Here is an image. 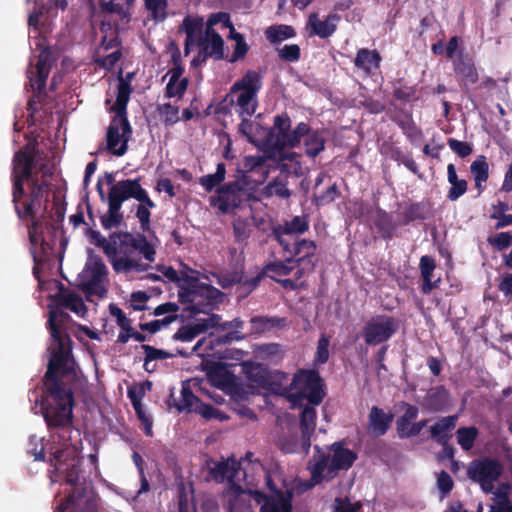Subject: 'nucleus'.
I'll return each instance as SVG.
<instances>
[{
  "mask_svg": "<svg viewBox=\"0 0 512 512\" xmlns=\"http://www.w3.org/2000/svg\"><path fill=\"white\" fill-rule=\"evenodd\" d=\"M279 57L288 62H295L300 57V48L296 44L284 45L278 51Z\"/></svg>",
  "mask_w": 512,
  "mask_h": 512,
  "instance_id": "51",
  "label": "nucleus"
},
{
  "mask_svg": "<svg viewBox=\"0 0 512 512\" xmlns=\"http://www.w3.org/2000/svg\"><path fill=\"white\" fill-rule=\"evenodd\" d=\"M355 65L366 74H372L378 69L380 56L376 51L361 49L355 58Z\"/></svg>",
  "mask_w": 512,
  "mask_h": 512,
  "instance_id": "33",
  "label": "nucleus"
},
{
  "mask_svg": "<svg viewBox=\"0 0 512 512\" xmlns=\"http://www.w3.org/2000/svg\"><path fill=\"white\" fill-rule=\"evenodd\" d=\"M435 268L434 260L429 256H422L420 259V269L423 277V292L428 293L433 288L432 272Z\"/></svg>",
  "mask_w": 512,
  "mask_h": 512,
  "instance_id": "40",
  "label": "nucleus"
},
{
  "mask_svg": "<svg viewBox=\"0 0 512 512\" xmlns=\"http://www.w3.org/2000/svg\"><path fill=\"white\" fill-rule=\"evenodd\" d=\"M295 35L294 29L288 25L270 26L265 31V36L271 43L282 42Z\"/></svg>",
  "mask_w": 512,
  "mask_h": 512,
  "instance_id": "38",
  "label": "nucleus"
},
{
  "mask_svg": "<svg viewBox=\"0 0 512 512\" xmlns=\"http://www.w3.org/2000/svg\"><path fill=\"white\" fill-rule=\"evenodd\" d=\"M478 435V430L475 427L459 428L456 432L457 442L463 450H470Z\"/></svg>",
  "mask_w": 512,
  "mask_h": 512,
  "instance_id": "41",
  "label": "nucleus"
},
{
  "mask_svg": "<svg viewBox=\"0 0 512 512\" xmlns=\"http://www.w3.org/2000/svg\"><path fill=\"white\" fill-rule=\"evenodd\" d=\"M213 279L208 276H199L191 271L182 279L180 297L191 304L193 312L206 313L215 304L221 301L223 294L212 286Z\"/></svg>",
  "mask_w": 512,
  "mask_h": 512,
  "instance_id": "7",
  "label": "nucleus"
},
{
  "mask_svg": "<svg viewBox=\"0 0 512 512\" xmlns=\"http://www.w3.org/2000/svg\"><path fill=\"white\" fill-rule=\"evenodd\" d=\"M308 221L305 217L296 216L292 220L273 228L272 235L285 250H290L291 240L298 234L308 229Z\"/></svg>",
  "mask_w": 512,
  "mask_h": 512,
  "instance_id": "21",
  "label": "nucleus"
},
{
  "mask_svg": "<svg viewBox=\"0 0 512 512\" xmlns=\"http://www.w3.org/2000/svg\"><path fill=\"white\" fill-rule=\"evenodd\" d=\"M29 447V453L34 456L35 460H40L43 458V437H37L35 435L31 436L29 440Z\"/></svg>",
  "mask_w": 512,
  "mask_h": 512,
  "instance_id": "54",
  "label": "nucleus"
},
{
  "mask_svg": "<svg viewBox=\"0 0 512 512\" xmlns=\"http://www.w3.org/2000/svg\"><path fill=\"white\" fill-rule=\"evenodd\" d=\"M113 270L126 276L146 272L155 261L156 244L142 235L125 234L99 241Z\"/></svg>",
  "mask_w": 512,
  "mask_h": 512,
  "instance_id": "4",
  "label": "nucleus"
},
{
  "mask_svg": "<svg viewBox=\"0 0 512 512\" xmlns=\"http://www.w3.org/2000/svg\"><path fill=\"white\" fill-rule=\"evenodd\" d=\"M79 285L87 294V298L96 296L104 298L107 294L108 269L103 260L89 249L85 266L78 276Z\"/></svg>",
  "mask_w": 512,
  "mask_h": 512,
  "instance_id": "10",
  "label": "nucleus"
},
{
  "mask_svg": "<svg viewBox=\"0 0 512 512\" xmlns=\"http://www.w3.org/2000/svg\"><path fill=\"white\" fill-rule=\"evenodd\" d=\"M148 299L149 297L145 292H135L131 295V306L134 310H143Z\"/></svg>",
  "mask_w": 512,
  "mask_h": 512,
  "instance_id": "63",
  "label": "nucleus"
},
{
  "mask_svg": "<svg viewBox=\"0 0 512 512\" xmlns=\"http://www.w3.org/2000/svg\"><path fill=\"white\" fill-rule=\"evenodd\" d=\"M121 206L114 203L108 202V211L102 217V224L104 227L110 229L117 227L122 221V215L120 213Z\"/></svg>",
  "mask_w": 512,
  "mask_h": 512,
  "instance_id": "44",
  "label": "nucleus"
},
{
  "mask_svg": "<svg viewBox=\"0 0 512 512\" xmlns=\"http://www.w3.org/2000/svg\"><path fill=\"white\" fill-rule=\"evenodd\" d=\"M135 0H110L101 3V11L104 17L109 14H116L121 20L127 23L130 20V12Z\"/></svg>",
  "mask_w": 512,
  "mask_h": 512,
  "instance_id": "30",
  "label": "nucleus"
},
{
  "mask_svg": "<svg viewBox=\"0 0 512 512\" xmlns=\"http://www.w3.org/2000/svg\"><path fill=\"white\" fill-rule=\"evenodd\" d=\"M448 145L450 149L460 157H466L472 152V147L468 143L456 139H449Z\"/></svg>",
  "mask_w": 512,
  "mask_h": 512,
  "instance_id": "55",
  "label": "nucleus"
},
{
  "mask_svg": "<svg viewBox=\"0 0 512 512\" xmlns=\"http://www.w3.org/2000/svg\"><path fill=\"white\" fill-rule=\"evenodd\" d=\"M190 383L191 382L182 386L181 396L177 403L179 411L196 412V407L201 403V401L191 391Z\"/></svg>",
  "mask_w": 512,
  "mask_h": 512,
  "instance_id": "37",
  "label": "nucleus"
},
{
  "mask_svg": "<svg viewBox=\"0 0 512 512\" xmlns=\"http://www.w3.org/2000/svg\"><path fill=\"white\" fill-rule=\"evenodd\" d=\"M241 202V186L238 182L229 183L218 189L217 195L211 198V203L221 212L227 213L236 208Z\"/></svg>",
  "mask_w": 512,
  "mask_h": 512,
  "instance_id": "23",
  "label": "nucleus"
},
{
  "mask_svg": "<svg viewBox=\"0 0 512 512\" xmlns=\"http://www.w3.org/2000/svg\"><path fill=\"white\" fill-rule=\"evenodd\" d=\"M437 485L444 494H447L453 487V481L447 472L442 471L438 476Z\"/></svg>",
  "mask_w": 512,
  "mask_h": 512,
  "instance_id": "64",
  "label": "nucleus"
},
{
  "mask_svg": "<svg viewBox=\"0 0 512 512\" xmlns=\"http://www.w3.org/2000/svg\"><path fill=\"white\" fill-rule=\"evenodd\" d=\"M471 173L475 180V185L478 190H482V183L486 182L488 178V163L484 156H480L471 164Z\"/></svg>",
  "mask_w": 512,
  "mask_h": 512,
  "instance_id": "39",
  "label": "nucleus"
},
{
  "mask_svg": "<svg viewBox=\"0 0 512 512\" xmlns=\"http://www.w3.org/2000/svg\"><path fill=\"white\" fill-rule=\"evenodd\" d=\"M309 128L305 123H299L294 130H290V120L287 116H276L269 142L276 149L294 147L300 143L301 138L307 135Z\"/></svg>",
  "mask_w": 512,
  "mask_h": 512,
  "instance_id": "12",
  "label": "nucleus"
},
{
  "mask_svg": "<svg viewBox=\"0 0 512 512\" xmlns=\"http://www.w3.org/2000/svg\"><path fill=\"white\" fill-rule=\"evenodd\" d=\"M143 350L145 353V362L144 368L148 372H152L153 368H149V365L155 360H163L170 357V354L164 350L156 349L149 345H143Z\"/></svg>",
  "mask_w": 512,
  "mask_h": 512,
  "instance_id": "46",
  "label": "nucleus"
},
{
  "mask_svg": "<svg viewBox=\"0 0 512 512\" xmlns=\"http://www.w3.org/2000/svg\"><path fill=\"white\" fill-rule=\"evenodd\" d=\"M216 24H222L223 28H229V31L231 32V27L233 25L229 21V17L226 13H217L211 15V17L208 19L207 27L213 28Z\"/></svg>",
  "mask_w": 512,
  "mask_h": 512,
  "instance_id": "60",
  "label": "nucleus"
},
{
  "mask_svg": "<svg viewBox=\"0 0 512 512\" xmlns=\"http://www.w3.org/2000/svg\"><path fill=\"white\" fill-rule=\"evenodd\" d=\"M110 313L112 316L116 318L117 324L124 330V331H130L131 330V323L130 320L125 316L123 311L118 308L117 306L111 305L110 306Z\"/></svg>",
  "mask_w": 512,
  "mask_h": 512,
  "instance_id": "58",
  "label": "nucleus"
},
{
  "mask_svg": "<svg viewBox=\"0 0 512 512\" xmlns=\"http://www.w3.org/2000/svg\"><path fill=\"white\" fill-rule=\"evenodd\" d=\"M328 346H329V339L326 336L322 335L318 341V346H317V351H316V356H315L316 363L324 364L327 362V360L329 358Z\"/></svg>",
  "mask_w": 512,
  "mask_h": 512,
  "instance_id": "52",
  "label": "nucleus"
},
{
  "mask_svg": "<svg viewBox=\"0 0 512 512\" xmlns=\"http://www.w3.org/2000/svg\"><path fill=\"white\" fill-rule=\"evenodd\" d=\"M456 416H448L440 419L431 427V436L439 442L447 439L449 433L456 426Z\"/></svg>",
  "mask_w": 512,
  "mask_h": 512,
  "instance_id": "36",
  "label": "nucleus"
},
{
  "mask_svg": "<svg viewBox=\"0 0 512 512\" xmlns=\"http://www.w3.org/2000/svg\"><path fill=\"white\" fill-rule=\"evenodd\" d=\"M48 20V12H44L40 10L38 12H33L28 19L29 26L38 29L39 26H44Z\"/></svg>",
  "mask_w": 512,
  "mask_h": 512,
  "instance_id": "62",
  "label": "nucleus"
},
{
  "mask_svg": "<svg viewBox=\"0 0 512 512\" xmlns=\"http://www.w3.org/2000/svg\"><path fill=\"white\" fill-rule=\"evenodd\" d=\"M218 317L213 315L208 319H204L202 321H198L193 325L183 326L178 330V332L174 335L175 340H180L183 342H190L194 338H196L199 334L207 331L209 328L214 327L217 324Z\"/></svg>",
  "mask_w": 512,
  "mask_h": 512,
  "instance_id": "27",
  "label": "nucleus"
},
{
  "mask_svg": "<svg viewBox=\"0 0 512 512\" xmlns=\"http://www.w3.org/2000/svg\"><path fill=\"white\" fill-rule=\"evenodd\" d=\"M32 147L16 153L13 166V203L18 216L30 219L32 224L28 233L33 246L41 243L40 226L35 214L42 205V199L48 191V173L43 171L41 180L32 174Z\"/></svg>",
  "mask_w": 512,
  "mask_h": 512,
  "instance_id": "3",
  "label": "nucleus"
},
{
  "mask_svg": "<svg viewBox=\"0 0 512 512\" xmlns=\"http://www.w3.org/2000/svg\"><path fill=\"white\" fill-rule=\"evenodd\" d=\"M403 413L397 419V431L400 437L409 438L418 435L427 425L426 420L415 422L418 409L407 403L402 404Z\"/></svg>",
  "mask_w": 512,
  "mask_h": 512,
  "instance_id": "22",
  "label": "nucleus"
},
{
  "mask_svg": "<svg viewBox=\"0 0 512 512\" xmlns=\"http://www.w3.org/2000/svg\"><path fill=\"white\" fill-rule=\"evenodd\" d=\"M103 33L101 46L95 55V63L106 70H111L121 58V52L117 46L115 29L104 21L101 25Z\"/></svg>",
  "mask_w": 512,
  "mask_h": 512,
  "instance_id": "14",
  "label": "nucleus"
},
{
  "mask_svg": "<svg viewBox=\"0 0 512 512\" xmlns=\"http://www.w3.org/2000/svg\"><path fill=\"white\" fill-rule=\"evenodd\" d=\"M131 89L128 84L121 81L117 100L109 109L115 113L106 134V148L116 156H123L128 149V141L132 135L131 126L126 117V107L130 99Z\"/></svg>",
  "mask_w": 512,
  "mask_h": 512,
  "instance_id": "6",
  "label": "nucleus"
},
{
  "mask_svg": "<svg viewBox=\"0 0 512 512\" xmlns=\"http://www.w3.org/2000/svg\"><path fill=\"white\" fill-rule=\"evenodd\" d=\"M196 412L199 413L201 416H203L206 419L215 418V419H219L221 421L227 419V417L225 415H223L219 410L213 408L210 405L204 404L202 402L200 404H198V406L196 407Z\"/></svg>",
  "mask_w": 512,
  "mask_h": 512,
  "instance_id": "53",
  "label": "nucleus"
},
{
  "mask_svg": "<svg viewBox=\"0 0 512 512\" xmlns=\"http://www.w3.org/2000/svg\"><path fill=\"white\" fill-rule=\"evenodd\" d=\"M261 88V76L255 71H248L231 87V92H239L236 100L240 117H251L257 108V93Z\"/></svg>",
  "mask_w": 512,
  "mask_h": 512,
  "instance_id": "11",
  "label": "nucleus"
},
{
  "mask_svg": "<svg viewBox=\"0 0 512 512\" xmlns=\"http://www.w3.org/2000/svg\"><path fill=\"white\" fill-rule=\"evenodd\" d=\"M339 16L336 14L328 15L324 20H320L316 13L309 16L307 26L311 29L312 33L326 38L334 33L336 30Z\"/></svg>",
  "mask_w": 512,
  "mask_h": 512,
  "instance_id": "26",
  "label": "nucleus"
},
{
  "mask_svg": "<svg viewBox=\"0 0 512 512\" xmlns=\"http://www.w3.org/2000/svg\"><path fill=\"white\" fill-rule=\"evenodd\" d=\"M225 165L219 163L216 172L200 178V184L207 190L211 191L214 187L219 185L225 178Z\"/></svg>",
  "mask_w": 512,
  "mask_h": 512,
  "instance_id": "43",
  "label": "nucleus"
},
{
  "mask_svg": "<svg viewBox=\"0 0 512 512\" xmlns=\"http://www.w3.org/2000/svg\"><path fill=\"white\" fill-rule=\"evenodd\" d=\"M202 29V19L186 17L180 27L181 31L186 34L184 54L188 55L191 47L196 43L197 36Z\"/></svg>",
  "mask_w": 512,
  "mask_h": 512,
  "instance_id": "32",
  "label": "nucleus"
},
{
  "mask_svg": "<svg viewBox=\"0 0 512 512\" xmlns=\"http://www.w3.org/2000/svg\"><path fill=\"white\" fill-rule=\"evenodd\" d=\"M287 186L288 176L279 175L272 181L268 182V184L261 190L260 194L265 198H271L276 196L283 199H287L291 196V191Z\"/></svg>",
  "mask_w": 512,
  "mask_h": 512,
  "instance_id": "31",
  "label": "nucleus"
},
{
  "mask_svg": "<svg viewBox=\"0 0 512 512\" xmlns=\"http://www.w3.org/2000/svg\"><path fill=\"white\" fill-rule=\"evenodd\" d=\"M316 405L307 404L303 405L304 409L301 413L300 424L302 430V437L300 442H290L289 440H285L281 444V449L285 453H294L302 450L303 452H307L310 445L311 440L310 436L314 432L315 429V418H316Z\"/></svg>",
  "mask_w": 512,
  "mask_h": 512,
  "instance_id": "17",
  "label": "nucleus"
},
{
  "mask_svg": "<svg viewBox=\"0 0 512 512\" xmlns=\"http://www.w3.org/2000/svg\"><path fill=\"white\" fill-rule=\"evenodd\" d=\"M360 508V503H352L349 499L337 498L335 500L334 512H356Z\"/></svg>",
  "mask_w": 512,
  "mask_h": 512,
  "instance_id": "56",
  "label": "nucleus"
},
{
  "mask_svg": "<svg viewBox=\"0 0 512 512\" xmlns=\"http://www.w3.org/2000/svg\"><path fill=\"white\" fill-rule=\"evenodd\" d=\"M159 113L167 124L176 123L179 120V110L171 104H163L159 106Z\"/></svg>",
  "mask_w": 512,
  "mask_h": 512,
  "instance_id": "50",
  "label": "nucleus"
},
{
  "mask_svg": "<svg viewBox=\"0 0 512 512\" xmlns=\"http://www.w3.org/2000/svg\"><path fill=\"white\" fill-rule=\"evenodd\" d=\"M148 15L156 22L164 21L170 14L168 0H144Z\"/></svg>",
  "mask_w": 512,
  "mask_h": 512,
  "instance_id": "34",
  "label": "nucleus"
},
{
  "mask_svg": "<svg viewBox=\"0 0 512 512\" xmlns=\"http://www.w3.org/2000/svg\"><path fill=\"white\" fill-rule=\"evenodd\" d=\"M53 302L55 306H49L51 343L48 370L45 374V386L49 390V395L43 402L42 413L49 427H66L72 419V394L60 386L56 375L70 373L73 369V360L70 339L65 330L69 316L62 308L79 317L85 316L87 308L82 297L69 290H60Z\"/></svg>",
  "mask_w": 512,
  "mask_h": 512,
  "instance_id": "1",
  "label": "nucleus"
},
{
  "mask_svg": "<svg viewBox=\"0 0 512 512\" xmlns=\"http://www.w3.org/2000/svg\"><path fill=\"white\" fill-rule=\"evenodd\" d=\"M467 189V183L465 180H459L451 183V188L449 190L448 197L450 200L455 201L460 196H462Z\"/></svg>",
  "mask_w": 512,
  "mask_h": 512,
  "instance_id": "61",
  "label": "nucleus"
},
{
  "mask_svg": "<svg viewBox=\"0 0 512 512\" xmlns=\"http://www.w3.org/2000/svg\"><path fill=\"white\" fill-rule=\"evenodd\" d=\"M395 319L386 315H378L368 320L363 329V337L368 345H378L387 341L396 331Z\"/></svg>",
  "mask_w": 512,
  "mask_h": 512,
  "instance_id": "16",
  "label": "nucleus"
},
{
  "mask_svg": "<svg viewBox=\"0 0 512 512\" xmlns=\"http://www.w3.org/2000/svg\"><path fill=\"white\" fill-rule=\"evenodd\" d=\"M208 381L215 387L226 390L234 385V376L229 369L222 364L212 365L207 372Z\"/></svg>",
  "mask_w": 512,
  "mask_h": 512,
  "instance_id": "28",
  "label": "nucleus"
},
{
  "mask_svg": "<svg viewBox=\"0 0 512 512\" xmlns=\"http://www.w3.org/2000/svg\"><path fill=\"white\" fill-rule=\"evenodd\" d=\"M489 242L499 250H503L512 244V237L507 232H501L489 238Z\"/></svg>",
  "mask_w": 512,
  "mask_h": 512,
  "instance_id": "57",
  "label": "nucleus"
},
{
  "mask_svg": "<svg viewBox=\"0 0 512 512\" xmlns=\"http://www.w3.org/2000/svg\"><path fill=\"white\" fill-rule=\"evenodd\" d=\"M324 145L325 140L321 135L316 132L308 134L305 141L306 154L311 157H315L324 150Z\"/></svg>",
  "mask_w": 512,
  "mask_h": 512,
  "instance_id": "45",
  "label": "nucleus"
},
{
  "mask_svg": "<svg viewBox=\"0 0 512 512\" xmlns=\"http://www.w3.org/2000/svg\"><path fill=\"white\" fill-rule=\"evenodd\" d=\"M40 49L38 61L35 67L28 71L29 81L34 90L41 91L45 87L46 79L49 75L50 68L53 63L51 51L43 47L42 44L36 43Z\"/></svg>",
  "mask_w": 512,
  "mask_h": 512,
  "instance_id": "20",
  "label": "nucleus"
},
{
  "mask_svg": "<svg viewBox=\"0 0 512 512\" xmlns=\"http://www.w3.org/2000/svg\"><path fill=\"white\" fill-rule=\"evenodd\" d=\"M130 198L137 200L139 203H146L149 207L155 206L146 191L141 187L138 179L119 181L111 187L108 193V202H114L120 206Z\"/></svg>",
  "mask_w": 512,
  "mask_h": 512,
  "instance_id": "15",
  "label": "nucleus"
},
{
  "mask_svg": "<svg viewBox=\"0 0 512 512\" xmlns=\"http://www.w3.org/2000/svg\"><path fill=\"white\" fill-rule=\"evenodd\" d=\"M53 463L55 469L65 476L66 482L75 489L69 498L57 507V512H95L96 498L87 487H82L84 478L78 468V451L74 445L64 448H53Z\"/></svg>",
  "mask_w": 512,
  "mask_h": 512,
  "instance_id": "5",
  "label": "nucleus"
},
{
  "mask_svg": "<svg viewBox=\"0 0 512 512\" xmlns=\"http://www.w3.org/2000/svg\"><path fill=\"white\" fill-rule=\"evenodd\" d=\"M241 474L239 463L234 459H227L214 463L210 467V475L217 482L227 481L229 488L225 493L229 512H248L251 491L241 488L237 481Z\"/></svg>",
  "mask_w": 512,
  "mask_h": 512,
  "instance_id": "8",
  "label": "nucleus"
},
{
  "mask_svg": "<svg viewBox=\"0 0 512 512\" xmlns=\"http://www.w3.org/2000/svg\"><path fill=\"white\" fill-rule=\"evenodd\" d=\"M268 273L275 278L285 288L296 289L301 285L299 280L303 276L304 268L293 259H287L285 262H274L267 266Z\"/></svg>",
  "mask_w": 512,
  "mask_h": 512,
  "instance_id": "18",
  "label": "nucleus"
},
{
  "mask_svg": "<svg viewBox=\"0 0 512 512\" xmlns=\"http://www.w3.org/2000/svg\"><path fill=\"white\" fill-rule=\"evenodd\" d=\"M393 415L385 413L382 409L373 407L369 414V431L374 436L383 435L389 428Z\"/></svg>",
  "mask_w": 512,
  "mask_h": 512,
  "instance_id": "29",
  "label": "nucleus"
},
{
  "mask_svg": "<svg viewBox=\"0 0 512 512\" xmlns=\"http://www.w3.org/2000/svg\"><path fill=\"white\" fill-rule=\"evenodd\" d=\"M316 250V245L312 241L302 240L295 244L294 252L296 255H299L300 258L297 261L300 264H304L306 262V258L314 255Z\"/></svg>",
  "mask_w": 512,
  "mask_h": 512,
  "instance_id": "47",
  "label": "nucleus"
},
{
  "mask_svg": "<svg viewBox=\"0 0 512 512\" xmlns=\"http://www.w3.org/2000/svg\"><path fill=\"white\" fill-rule=\"evenodd\" d=\"M509 485H503L495 492L494 501L496 505L494 507L503 508L507 512H512V503L509 498Z\"/></svg>",
  "mask_w": 512,
  "mask_h": 512,
  "instance_id": "49",
  "label": "nucleus"
},
{
  "mask_svg": "<svg viewBox=\"0 0 512 512\" xmlns=\"http://www.w3.org/2000/svg\"><path fill=\"white\" fill-rule=\"evenodd\" d=\"M323 397L321 378L316 371L302 370L294 376L288 392L293 407H302L305 403L319 405Z\"/></svg>",
  "mask_w": 512,
  "mask_h": 512,
  "instance_id": "9",
  "label": "nucleus"
},
{
  "mask_svg": "<svg viewBox=\"0 0 512 512\" xmlns=\"http://www.w3.org/2000/svg\"><path fill=\"white\" fill-rule=\"evenodd\" d=\"M146 203H140L137 207L136 216L139 219L144 230L148 229L150 224V211Z\"/></svg>",
  "mask_w": 512,
  "mask_h": 512,
  "instance_id": "59",
  "label": "nucleus"
},
{
  "mask_svg": "<svg viewBox=\"0 0 512 512\" xmlns=\"http://www.w3.org/2000/svg\"><path fill=\"white\" fill-rule=\"evenodd\" d=\"M356 454L341 443H334L326 449L315 446V453L309 461L310 479L307 482L296 481L292 485L285 484V491H277L270 478L268 486L275 493L264 498L260 512H292V491H306L322 482H328L338 476L340 471L348 470L356 460Z\"/></svg>",
  "mask_w": 512,
  "mask_h": 512,
  "instance_id": "2",
  "label": "nucleus"
},
{
  "mask_svg": "<svg viewBox=\"0 0 512 512\" xmlns=\"http://www.w3.org/2000/svg\"><path fill=\"white\" fill-rule=\"evenodd\" d=\"M502 472L503 467L500 462L489 458L474 460L467 469L468 477L477 482L486 493L493 492L494 483Z\"/></svg>",
  "mask_w": 512,
  "mask_h": 512,
  "instance_id": "13",
  "label": "nucleus"
},
{
  "mask_svg": "<svg viewBox=\"0 0 512 512\" xmlns=\"http://www.w3.org/2000/svg\"><path fill=\"white\" fill-rule=\"evenodd\" d=\"M210 278L213 279L214 282H217L219 285H221V287L224 289L239 283V288L242 290V294L249 293L254 287L257 286L260 280V276H257L250 280L243 281V275L239 272L223 275L212 274Z\"/></svg>",
  "mask_w": 512,
  "mask_h": 512,
  "instance_id": "25",
  "label": "nucleus"
},
{
  "mask_svg": "<svg viewBox=\"0 0 512 512\" xmlns=\"http://www.w3.org/2000/svg\"><path fill=\"white\" fill-rule=\"evenodd\" d=\"M455 71L462 75L468 83H475L478 80V74L469 59H459L455 62Z\"/></svg>",
  "mask_w": 512,
  "mask_h": 512,
  "instance_id": "42",
  "label": "nucleus"
},
{
  "mask_svg": "<svg viewBox=\"0 0 512 512\" xmlns=\"http://www.w3.org/2000/svg\"><path fill=\"white\" fill-rule=\"evenodd\" d=\"M251 331L254 333H263L273 328L284 327L286 321L284 318L276 317H254L250 321Z\"/></svg>",
  "mask_w": 512,
  "mask_h": 512,
  "instance_id": "35",
  "label": "nucleus"
},
{
  "mask_svg": "<svg viewBox=\"0 0 512 512\" xmlns=\"http://www.w3.org/2000/svg\"><path fill=\"white\" fill-rule=\"evenodd\" d=\"M178 55H173L174 67L168 71V83L166 86V95L168 97H181L187 89L188 80L183 77V68L178 63Z\"/></svg>",
  "mask_w": 512,
  "mask_h": 512,
  "instance_id": "24",
  "label": "nucleus"
},
{
  "mask_svg": "<svg viewBox=\"0 0 512 512\" xmlns=\"http://www.w3.org/2000/svg\"><path fill=\"white\" fill-rule=\"evenodd\" d=\"M230 38L235 41L234 53L231 61H236L239 58L244 57L248 51V45L244 40V37L236 32L234 27H231Z\"/></svg>",
  "mask_w": 512,
  "mask_h": 512,
  "instance_id": "48",
  "label": "nucleus"
},
{
  "mask_svg": "<svg viewBox=\"0 0 512 512\" xmlns=\"http://www.w3.org/2000/svg\"><path fill=\"white\" fill-rule=\"evenodd\" d=\"M198 54L192 59L193 66L202 64L208 57L221 59L224 56V41L213 28L207 27L205 35L198 41Z\"/></svg>",
  "mask_w": 512,
  "mask_h": 512,
  "instance_id": "19",
  "label": "nucleus"
}]
</instances>
